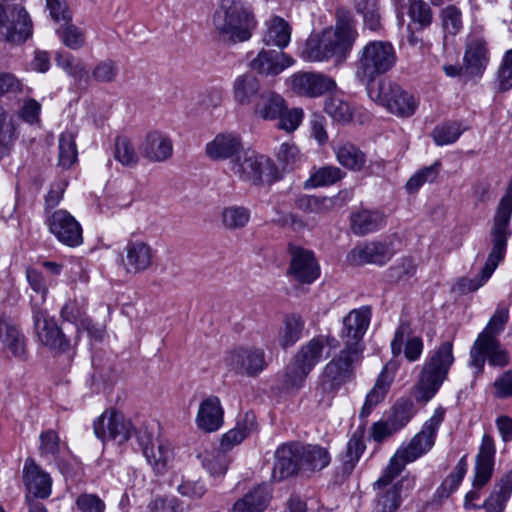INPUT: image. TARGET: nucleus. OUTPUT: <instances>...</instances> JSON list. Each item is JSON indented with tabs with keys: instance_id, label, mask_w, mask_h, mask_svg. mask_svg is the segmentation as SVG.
I'll return each instance as SVG.
<instances>
[{
	"instance_id": "f257e3e1",
	"label": "nucleus",
	"mask_w": 512,
	"mask_h": 512,
	"mask_svg": "<svg viewBox=\"0 0 512 512\" xmlns=\"http://www.w3.org/2000/svg\"><path fill=\"white\" fill-rule=\"evenodd\" d=\"M371 319L369 306L353 309L343 318L340 337L344 348L323 369L319 377L316 392L320 402L331 400L340 387L348 382L353 374V365L357 363L363 351L362 339Z\"/></svg>"
},
{
	"instance_id": "f03ea898",
	"label": "nucleus",
	"mask_w": 512,
	"mask_h": 512,
	"mask_svg": "<svg viewBox=\"0 0 512 512\" xmlns=\"http://www.w3.org/2000/svg\"><path fill=\"white\" fill-rule=\"evenodd\" d=\"M357 37L355 19L348 10L339 8L336 11L334 29L311 34L304 43L300 57L308 62L326 61L332 57L344 60L351 52Z\"/></svg>"
},
{
	"instance_id": "7ed1b4c3",
	"label": "nucleus",
	"mask_w": 512,
	"mask_h": 512,
	"mask_svg": "<svg viewBox=\"0 0 512 512\" xmlns=\"http://www.w3.org/2000/svg\"><path fill=\"white\" fill-rule=\"evenodd\" d=\"M396 62V50L389 41H369L357 54L355 77L369 91L376 87V79L392 70Z\"/></svg>"
},
{
	"instance_id": "20e7f679",
	"label": "nucleus",
	"mask_w": 512,
	"mask_h": 512,
	"mask_svg": "<svg viewBox=\"0 0 512 512\" xmlns=\"http://www.w3.org/2000/svg\"><path fill=\"white\" fill-rule=\"evenodd\" d=\"M217 33L233 43L251 38L256 20L252 10L240 0H221L213 16Z\"/></svg>"
},
{
	"instance_id": "39448f33",
	"label": "nucleus",
	"mask_w": 512,
	"mask_h": 512,
	"mask_svg": "<svg viewBox=\"0 0 512 512\" xmlns=\"http://www.w3.org/2000/svg\"><path fill=\"white\" fill-rule=\"evenodd\" d=\"M454 362L453 344L445 341L430 352L426 358L419 381L416 386V399L418 402H428L440 389L447 379L450 367Z\"/></svg>"
},
{
	"instance_id": "423d86ee",
	"label": "nucleus",
	"mask_w": 512,
	"mask_h": 512,
	"mask_svg": "<svg viewBox=\"0 0 512 512\" xmlns=\"http://www.w3.org/2000/svg\"><path fill=\"white\" fill-rule=\"evenodd\" d=\"M402 471L403 465L397 464L396 459H390L382 475L372 484L375 492V512H396L401 506L403 496L413 489L414 479L404 477L393 483Z\"/></svg>"
},
{
	"instance_id": "0eeeda50",
	"label": "nucleus",
	"mask_w": 512,
	"mask_h": 512,
	"mask_svg": "<svg viewBox=\"0 0 512 512\" xmlns=\"http://www.w3.org/2000/svg\"><path fill=\"white\" fill-rule=\"evenodd\" d=\"M230 168L241 180L254 185L271 184L279 178L278 169L272 160L249 149H243L232 159Z\"/></svg>"
},
{
	"instance_id": "6e6552de",
	"label": "nucleus",
	"mask_w": 512,
	"mask_h": 512,
	"mask_svg": "<svg viewBox=\"0 0 512 512\" xmlns=\"http://www.w3.org/2000/svg\"><path fill=\"white\" fill-rule=\"evenodd\" d=\"M445 415L446 409L438 406L409 444L405 448L398 449L391 459H396V463L402 464L404 469L407 463L415 461L430 451L435 444L437 432L444 422Z\"/></svg>"
},
{
	"instance_id": "1a4fd4ad",
	"label": "nucleus",
	"mask_w": 512,
	"mask_h": 512,
	"mask_svg": "<svg viewBox=\"0 0 512 512\" xmlns=\"http://www.w3.org/2000/svg\"><path fill=\"white\" fill-rule=\"evenodd\" d=\"M369 96L384 106L390 113L408 118L416 112L419 101L398 83L382 79L375 88H369Z\"/></svg>"
},
{
	"instance_id": "9d476101",
	"label": "nucleus",
	"mask_w": 512,
	"mask_h": 512,
	"mask_svg": "<svg viewBox=\"0 0 512 512\" xmlns=\"http://www.w3.org/2000/svg\"><path fill=\"white\" fill-rule=\"evenodd\" d=\"M32 31V20L23 6L0 5V39L21 44L31 37Z\"/></svg>"
},
{
	"instance_id": "9b49d317",
	"label": "nucleus",
	"mask_w": 512,
	"mask_h": 512,
	"mask_svg": "<svg viewBox=\"0 0 512 512\" xmlns=\"http://www.w3.org/2000/svg\"><path fill=\"white\" fill-rule=\"evenodd\" d=\"M145 430H136L131 419L126 418L121 412L107 410L94 422V434L102 442L115 440L119 444L128 441L132 435Z\"/></svg>"
},
{
	"instance_id": "f8f14e48",
	"label": "nucleus",
	"mask_w": 512,
	"mask_h": 512,
	"mask_svg": "<svg viewBox=\"0 0 512 512\" xmlns=\"http://www.w3.org/2000/svg\"><path fill=\"white\" fill-rule=\"evenodd\" d=\"M225 364L238 375L256 377L266 367V354L262 348L239 346L225 356Z\"/></svg>"
},
{
	"instance_id": "ddd939ff",
	"label": "nucleus",
	"mask_w": 512,
	"mask_h": 512,
	"mask_svg": "<svg viewBox=\"0 0 512 512\" xmlns=\"http://www.w3.org/2000/svg\"><path fill=\"white\" fill-rule=\"evenodd\" d=\"M45 224L49 232L62 244L76 247L82 244V228L80 223L68 211L59 209L47 212Z\"/></svg>"
},
{
	"instance_id": "4468645a",
	"label": "nucleus",
	"mask_w": 512,
	"mask_h": 512,
	"mask_svg": "<svg viewBox=\"0 0 512 512\" xmlns=\"http://www.w3.org/2000/svg\"><path fill=\"white\" fill-rule=\"evenodd\" d=\"M33 324L39 342L57 352H66L69 348V340L58 327L48 313L39 308L38 304H32Z\"/></svg>"
},
{
	"instance_id": "2eb2a0df",
	"label": "nucleus",
	"mask_w": 512,
	"mask_h": 512,
	"mask_svg": "<svg viewBox=\"0 0 512 512\" xmlns=\"http://www.w3.org/2000/svg\"><path fill=\"white\" fill-rule=\"evenodd\" d=\"M486 360L491 366L504 367L509 364L510 357L498 339H476L470 349L469 361V365L476 369V376L482 374Z\"/></svg>"
},
{
	"instance_id": "dca6fc26",
	"label": "nucleus",
	"mask_w": 512,
	"mask_h": 512,
	"mask_svg": "<svg viewBox=\"0 0 512 512\" xmlns=\"http://www.w3.org/2000/svg\"><path fill=\"white\" fill-rule=\"evenodd\" d=\"M290 266L287 275L299 283L311 284L320 275V267L311 250L289 244Z\"/></svg>"
},
{
	"instance_id": "f3484780",
	"label": "nucleus",
	"mask_w": 512,
	"mask_h": 512,
	"mask_svg": "<svg viewBox=\"0 0 512 512\" xmlns=\"http://www.w3.org/2000/svg\"><path fill=\"white\" fill-rule=\"evenodd\" d=\"M291 90L300 96L315 98L336 88L335 81L322 73L296 72L289 79Z\"/></svg>"
},
{
	"instance_id": "a211bd4d",
	"label": "nucleus",
	"mask_w": 512,
	"mask_h": 512,
	"mask_svg": "<svg viewBox=\"0 0 512 512\" xmlns=\"http://www.w3.org/2000/svg\"><path fill=\"white\" fill-rule=\"evenodd\" d=\"M124 251L122 266L126 273L134 275L147 271L156 256V250L143 240H129Z\"/></svg>"
},
{
	"instance_id": "6ab92c4d",
	"label": "nucleus",
	"mask_w": 512,
	"mask_h": 512,
	"mask_svg": "<svg viewBox=\"0 0 512 512\" xmlns=\"http://www.w3.org/2000/svg\"><path fill=\"white\" fill-rule=\"evenodd\" d=\"M275 463L272 476L281 481L289 477L303 473L299 442H287L281 444L275 451Z\"/></svg>"
},
{
	"instance_id": "aec40b11",
	"label": "nucleus",
	"mask_w": 512,
	"mask_h": 512,
	"mask_svg": "<svg viewBox=\"0 0 512 512\" xmlns=\"http://www.w3.org/2000/svg\"><path fill=\"white\" fill-rule=\"evenodd\" d=\"M22 481L28 491L26 496H30L33 500L46 499L51 495L52 479L33 458L29 457L25 460Z\"/></svg>"
},
{
	"instance_id": "412c9836",
	"label": "nucleus",
	"mask_w": 512,
	"mask_h": 512,
	"mask_svg": "<svg viewBox=\"0 0 512 512\" xmlns=\"http://www.w3.org/2000/svg\"><path fill=\"white\" fill-rule=\"evenodd\" d=\"M137 442L142 449V452L153 468L155 473L163 474L168 469V464L173 458V452L168 443L157 441L152 442V434L146 429L144 432L137 433Z\"/></svg>"
},
{
	"instance_id": "4be33fe9",
	"label": "nucleus",
	"mask_w": 512,
	"mask_h": 512,
	"mask_svg": "<svg viewBox=\"0 0 512 512\" xmlns=\"http://www.w3.org/2000/svg\"><path fill=\"white\" fill-rule=\"evenodd\" d=\"M293 64L294 59L282 50L262 48L249 66L260 75L276 76Z\"/></svg>"
},
{
	"instance_id": "5701e85b",
	"label": "nucleus",
	"mask_w": 512,
	"mask_h": 512,
	"mask_svg": "<svg viewBox=\"0 0 512 512\" xmlns=\"http://www.w3.org/2000/svg\"><path fill=\"white\" fill-rule=\"evenodd\" d=\"M391 246L386 242L373 241L363 246L353 248L347 255L351 265L360 266L364 264L384 265L393 256Z\"/></svg>"
},
{
	"instance_id": "b1692460",
	"label": "nucleus",
	"mask_w": 512,
	"mask_h": 512,
	"mask_svg": "<svg viewBox=\"0 0 512 512\" xmlns=\"http://www.w3.org/2000/svg\"><path fill=\"white\" fill-rule=\"evenodd\" d=\"M241 137L233 132L219 133L206 144V155L211 160L236 158L243 150Z\"/></svg>"
},
{
	"instance_id": "393cba45",
	"label": "nucleus",
	"mask_w": 512,
	"mask_h": 512,
	"mask_svg": "<svg viewBox=\"0 0 512 512\" xmlns=\"http://www.w3.org/2000/svg\"><path fill=\"white\" fill-rule=\"evenodd\" d=\"M140 154L151 162H163L173 154L171 139L159 132H149L139 146Z\"/></svg>"
},
{
	"instance_id": "a878e982",
	"label": "nucleus",
	"mask_w": 512,
	"mask_h": 512,
	"mask_svg": "<svg viewBox=\"0 0 512 512\" xmlns=\"http://www.w3.org/2000/svg\"><path fill=\"white\" fill-rule=\"evenodd\" d=\"M489 50L484 38L471 35L467 39L464 63L472 75H481L489 63Z\"/></svg>"
},
{
	"instance_id": "bb28decb",
	"label": "nucleus",
	"mask_w": 512,
	"mask_h": 512,
	"mask_svg": "<svg viewBox=\"0 0 512 512\" xmlns=\"http://www.w3.org/2000/svg\"><path fill=\"white\" fill-rule=\"evenodd\" d=\"M197 426L205 432L217 431L223 424V409L218 397L204 399L196 416Z\"/></svg>"
},
{
	"instance_id": "cd10ccee",
	"label": "nucleus",
	"mask_w": 512,
	"mask_h": 512,
	"mask_svg": "<svg viewBox=\"0 0 512 512\" xmlns=\"http://www.w3.org/2000/svg\"><path fill=\"white\" fill-rule=\"evenodd\" d=\"M299 448L303 473L320 472L331 462L330 453L325 447L299 442Z\"/></svg>"
},
{
	"instance_id": "c85d7f7f",
	"label": "nucleus",
	"mask_w": 512,
	"mask_h": 512,
	"mask_svg": "<svg viewBox=\"0 0 512 512\" xmlns=\"http://www.w3.org/2000/svg\"><path fill=\"white\" fill-rule=\"evenodd\" d=\"M271 497L269 485H258L234 503L233 512H263L268 507Z\"/></svg>"
},
{
	"instance_id": "c756f323",
	"label": "nucleus",
	"mask_w": 512,
	"mask_h": 512,
	"mask_svg": "<svg viewBox=\"0 0 512 512\" xmlns=\"http://www.w3.org/2000/svg\"><path fill=\"white\" fill-rule=\"evenodd\" d=\"M333 151L338 163L352 172H361L366 166V154L354 143H338L333 147Z\"/></svg>"
},
{
	"instance_id": "7c9ffc66",
	"label": "nucleus",
	"mask_w": 512,
	"mask_h": 512,
	"mask_svg": "<svg viewBox=\"0 0 512 512\" xmlns=\"http://www.w3.org/2000/svg\"><path fill=\"white\" fill-rule=\"evenodd\" d=\"M291 40V27L280 16H273L265 22L262 41L267 46H276L280 50L288 46Z\"/></svg>"
},
{
	"instance_id": "2f4dec72",
	"label": "nucleus",
	"mask_w": 512,
	"mask_h": 512,
	"mask_svg": "<svg viewBox=\"0 0 512 512\" xmlns=\"http://www.w3.org/2000/svg\"><path fill=\"white\" fill-rule=\"evenodd\" d=\"M385 225V215L379 210L361 209L351 215V230L355 235H366Z\"/></svg>"
},
{
	"instance_id": "473e14b6",
	"label": "nucleus",
	"mask_w": 512,
	"mask_h": 512,
	"mask_svg": "<svg viewBox=\"0 0 512 512\" xmlns=\"http://www.w3.org/2000/svg\"><path fill=\"white\" fill-rule=\"evenodd\" d=\"M285 100L273 91H263L256 100L254 112L264 120H275L284 109Z\"/></svg>"
},
{
	"instance_id": "72a5a7b5",
	"label": "nucleus",
	"mask_w": 512,
	"mask_h": 512,
	"mask_svg": "<svg viewBox=\"0 0 512 512\" xmlns=\"http://www.w3.org/2000/svg\"><path fill=\"white\" fill-rule=\"evenodd\" d=\"M233 90L236 102L241 105L250 104L259 97L260 83L255 75L245 73L235 79Z\"/></svg>"
},
{
	"instance_id": "f704fd0d",
	"label": "nucleus",
	"mask_w": 512,
	"mask_h": 512,
	"mask_svg": "<svg viewBox=\"0 0 512 512\" xmlns=\"http://www.w3.org/2000/svg\"><path fill=\"white\" fill-rule=\"evenodd\" d=\"M468 468L466 455H464L457 463L454 471L450 473L436 489L433 495L435 502L441 503L443 500L455 492L461 484Z\"/></svg>"
},
{
	"instance_id": "c9c22d12",
	"label": "nucleus",
	"mask_w": 512,
	"mask_h": 512,
	"mask_svg": "<svg viewBox=\"0 0 512 512\" xmlns=\"http://www.w3.org/2000/svg\"><path fill=\"white\" fill-rule=\"evenodd\" d=\"M329 339L314 337L298 350L294 359L310 372L322 359L325 343Z\"/></svg>"
},
{
	"instance_id": "e433bc0d",
	"label": "nucleus",
	"mask_w": 512,
	"mask_h": 512,
	"mask_svg": "<svg viewBox=\"0 0 512 512\" xmlns=\"http://www.w3.org/2000/svg\"><path fill=\"white\" fill-rule=\"evenodd\" d=\"M391 380L388 379L385 369L379 374L373 388L367 393L364 405L360 411V418H367L373 409L386 397Z\"/></svg>"
},
{
	"instance_id": "4c0bfd02",
	"label": "nucleus",
	"mask_w": 512,
	"mask_h": 512,
	"mask_svg": "<svg viewBox=\"0 0 512 512\" xmlns=\"http://www.w3.org/2000/svg\"><path fill=\"white\" fill-rule=\"evenodd\" d=\"M365 449L363 433L354 432L347 442L345 453L341 457L342 472L344 474L349 475L352 473Z\"/></svg>"
},
{
	"instance_id": "58836bf2",
	"label": "nucleus",
	"mask_w": 512,
	"mask_h": 512,
	"mask_svg": "<svg viewBox=\"0 0 512 512\" xmlns=\"http://www.w3.org/2000/svg\"><path fill=\"white\" fill-rule=\"evenodd\" d=\"M355 11L362 16L366 28L377 31L381 27V14L378 0H351Z\"/></svg>"
},
{
	"instance_id": "ea45409f",
	"label": "nucleus",
	"mask_w": 512,
	"mask_h": 512,
	"mask_svg": "<svg viewBox=\"0 0 512 512\" xmlns=\"http://www.w3.org/2000/svg\"><path fill=\"white\" fill-rule=\"evenodd\" d=\"M17 137L13 119L0 108V160L10 153Z\"/></svg>"
},
{
	"instance_id": "a19ab883",
	"label": "nucleus",
	"mask_w": 512,
	"mask_h": 512,
	"mask_svg": "<svg viewBox=\"0 0 512 512\" xmlns=\"http://www.w3.org/2000/svg\"><path fill=\"white\" fill-rule=\"evenodd\" d=\"M346 173L339 167L327 165L315 169L307 180L306 187L330 186L345 177Z\"/></svg>"
},
{
	"instance_id": "79ce46f5",
	"label": "nucleus",
	"mask_w": 512,
	"mask_h": 512,
	"mask_svg": "<svg viewBox=\"0 0 512 512\" xmlns=\"http://www.w3.org/2000/svg\"><path fill=\"white\" fill-rule=\"evenodd\" d=\"M304 329V321L295 314L288 315L284 319V327L279 333V343L283 348L293 346L301 337Z\"/></svg>"
},
{
	"instance_id": "37998d69",
	"label": "nucleus",
	"mask_w": 512,
	"mask_h": 512,
	"mask_svg": "<svg viewBox=\"0 0 512 512\" xmlns=\"http://www.w3.org/2000/svg\"><path fill=\"white\" fill-rule=\"evenodd\" d=\"M198 457L201 459L202 466L211 476H221L226 473L229 460L224 451L219 449L205 450Z\"/></svg>"
},
{
	"instance_id": "c03bdc74",
	"label": "nucleus",
	"mask_w": 512,
	"mask_h": 512,
	"mask_svg": "<svg viewBox=\"0 0 512 512\" xmlns=\"http://www.w3.org/2000/svg\"><path fill=\"white\" fill-rule=\"evenodd\" d=\"M417 270V264L412 257H403L386 271V278L390 283H405L413 277Z\"/></svg>"
},
{
	"instance_id": "a18cd8bd",
	"label": "nucleus",
	"mask_w": 512,
	"mask_h": 512,
	"mask_svg": "<svg viewBox=\"0 0 512 512\" xmlns=\"http://www.w3.org/2000/svg\"><path fill=\"white\" fill-rule=\"evenodd\" d=\"M324 111L333 119V121L347 124L353 118L354 110L352 106L340 97L333 96L325 100Z\"/></svg>"
},
{
	"instance_id": "49530a36",
	"label": "nucleus",
	"mask_w": 512,
	"mask_h": 512,
	"mask_svg": "<svg viewBox=\"0 0 512 512\" xmlns=\"http://www.w3.org/2000/svg\"><path fill=\"white\" fill-rule=\"evenodd\" d=\"M508 320L509 308L507 306L498 305L494 314L489 319L486 327L476 339H497V335H499L504 330Z\"/></svg>"
},
{
	"instance_id": "de8ad7c7",
	"label": "nucleus",
	"mask_w": 512,
	"mask_h": 512,
	"mask_svg": "<svg viewBox=\"0 0 512 512\" xmlns=\"http://www.w3.org/2000/svg\"><path fill=\"white\" fill-rule=\"evenodd\" d=\"M407 14L419 29L429 27L433 21V11L424 0H408Z\"/></svg>"
},
{
	"instance_id": "09e8293b",
	"label": "nucleus",
	"mask_w": 512,
	"mask_h": 512,
	"mask_svg": "<svg viewBox=\"0 0 512 512\" xmlns=\"http://www.w3.org/2000/svg\"><path fill=\"white\" fill-rule=\"evenodd\" d=\"M441 166L442 164L440 161H435L432 165L417 171L409 178L405 185L407 192L410 194L415 193L423 184L427 182L433 183L438 178Z\"/></svg>"
},
{
	"instance_id": "8fccbe9b",
	"label": "nucleus",
	"mask_w": 512,
	"mask_h": 512,
	"mask_svg": "<svg viewBox=\"0 0 512 512\" xmlns=\"http://www.w3.org/2000/svg\"><path fill=\"white\" fill-rule=\"evenodd\" d=\"M78 152L72 132H63L59 137V165L70 168L77 160Z\"/></svg>"
},
{
	"instance_id": "3c124183",
	"label": "nucleus",
	"mask_w": 512,
	"mask_h": 512,
	"mask_svg": "<svg viewBox=\"0 0 512 512\" xmlns=\"http://www.w3.org/2000/svg\"><path fill=\"white\" fill-rule=\"evenodd\" d=\"M221 215L223 226L229 230L241 229L250 220V210L242 206L226 207Z\"/></svg>"
},
{
	"instance_id": "603ef678",
	"label": "nucleus",
	"mask_w": 512,
	"mask_h": 512,
	"mask_svg": "<svg viewBox=\"0 0 512 512\" xmlns=\"http://www.w3.org/2000/svg\"><path fill=\"white\" fill-rule=\"evenodd\" d=\"M114 157L118 162L127 167L136 166L139 160L133 144L126 136L116 137Z\"/></svg>"
},
{
	"instance_id": "864d4df0",
	"label": "nucleus",
	"mask_w": 512,
	"mask_h": 512,
	"mask_svg": "<svg viewBox=\"0 0 512 512\" xmlns=\"http://www.w3.org/2000/svg\"><path fill=\"white\" fill-rule=\"evenodd\" d=\"M413 402L409 399H399L391 409L388 420L397 430L402 429L413 416Z\"/></svg>"
},
{
	"instance_id": "5fc2aeb1",
	"label": "nucleus",
	"mask_w": 512,
	"mask_h": 512,
	"mask_svg": "<svg viewBox=\"0 0 512 512\" xmlns=\"http://www.w3.org/2000/svg\"><path fill=\"white\" fill-rule=\"evenodd\" d=\"M512 89V49L505 52L496 73L495 90L503 93Z\"/></svg>"
},
{
	"instance_id": "6e6d98bb",
	"label": "nucleus",
	"mask_w": 512,
	"mask_h": 512,
	"mask_svg": "<svg viewBox=\"0 0 512 512\" xmlns=\"http://www.w3.org/2000/svg\"><path fill=\"white\" fill-rule=\"evenodd\" d=\"M463 131L458 122H446L433 129L432 137L438 146H443L454 143Z\"/></svg>"
},
{
	"instance_id": "4d7b16f0",
	"label": "nucleus",
	"mask_w": 512,
	"mask_h": 512,
	"mask_svg": "<svg viewBox=\"0 0 512 512\" xmlns=\"http://www.w3.org/2000/svg\"><path fill=\"white\" fill-rule=\"evenodd\" d=\"M310 371L307 370L304 366L294 359L292 363H290L283 373V385L286 389H295L299 390Z\"/></svg>"
},
{
	"instance_id": "13d9d810",
	"label": "nucleus",
	"mask_w": 512,
	"mask_h": 512,
	"mask_svg": "<svg viewBox=\"0 0 512 512\" xmlns=\"http://www.w3.org/2000/svg\"><path fill=\"white\" fill-rule=\"evenodd\" d=\"M442 27L445 33L456 35L463 27L462 12L455 5H448L440 12Z\"/></svg>"
},
{
	"instance_id": "bf43d9fd",
	"label": "nucleus",
	"mask_w": 512,
	"mask_h": 512,
	"mask_svg": "<svg viewBox=\"0 0 512 512\" xmlns=\"http://www.w3.org/2000/svg\"><path fill=\"white\" fill-rule=\"evenodd\" d=\"M334 203L332 198L304 195L297 199V207L307 213H323Z\"/></svg>"
},
{
	"instance_id": "052dcab7",
	"label": "nucleus",
	"mask_w": 512,
	"mask_h": 512,
	"mask_svg": "<svg viewBox=\"0 0 512 512\" xmlns=\"http://www.w3.org/2000/svg\"><path fill=\"white\" fill-rule=\"evenodd\" d=\"M118 73V64L111 59H105L95 65L91 76L97 82L112 83L116 80Z\"/></svg>"
},
{
	"instance_id": "680f3d73",
	"label": "nucleus",
	"mask_w": 512,
	"mask_h": 512,
	"mask_svg": "<svg viewBox=\"0 0 512 512\" xmlns=\"http://www.w3.org/2000/svg\"><path fill=\"white\" fill-rule=\"evenodd\" d=\"M56 65L62 68L67 74L75 78H81L84 73V66L81 61L74 58L67 52H57L55 57Z\"/></svg>"
},
{
	"instance_id": "e2e57ef3",
	"label": "nucleus",
	"mask_w": 512,
	"mask_h": 512,
	"mask_svg": "<svg viewBox=\"0 0 512 512\" xmlns=\"http://www.w3.org/2000/svg\"><path fill=\"white\" fill-rule=\"evenodd\" d=\"M147 509L148 512H182V502L175 496H156Z\"/></svg>"
},
{
	"instance_id": "0e129e2a",
	"label": "nucleus",
	"mask_w": 512,
	"mask_h": 512,
	"mask_svg": "<svg viewBox=\"0 0 512 512\" xmlns=\"http://www.w3.org/2000/svg\"><path fill=\"white\" fill-rule=\"evenodd\" d=\"M279 120L278 127L287 132H292L298 128L303 119V110L300 108L288 109L286 104L277 118Z\"/></svg>"
},
{
	"instance_id": "69168bd1",
	"label": "nucleus",
	"mask_w": 512,
	"mask_h": 512,
	"mask_svg": "<svg viewBox=\"0 0 512 512\" xmlns=\"http://www.w3.org/2000/svg\"><path fill=\"white\" fill-rule=\"evenodd\" d=\"M40 454L42 456L56 457L60 451V439L54 430H47L40 434Z\"/></svg>"
},
{
	"instance_id": "338daca9",
	"label": "nucleus",
	"mask_w": 512,
	"mask_h": 512,
	"mask_svg": "<svg viewBox=\"0 0 512 512\" xmlns=\"http://www.w3.org/2000/svg\"><path fill=\"white\" fill-rule=\"evenodd\" d=\"M63 29H59L57 32L65 46L70 49L77 50L84 44V36L82 32L72 24H65Z\"/></svg>"
},
{
	"instance_id": "774afa93",
	"label": "nucleus",
	"mask_w": 512,
	"mask_h": 512,
	"mask_svg": "<svg viewBox=\"0 0 512 512\" xmlns=\"http://www.w3.org/2000/svg\"><path fill=\"white\" fill-rule=\"evenodd\" d=\"M76 506L81 512H104L105 503L95 494L83 493L76 499Z\"/></svg>"
}]
</instances>
